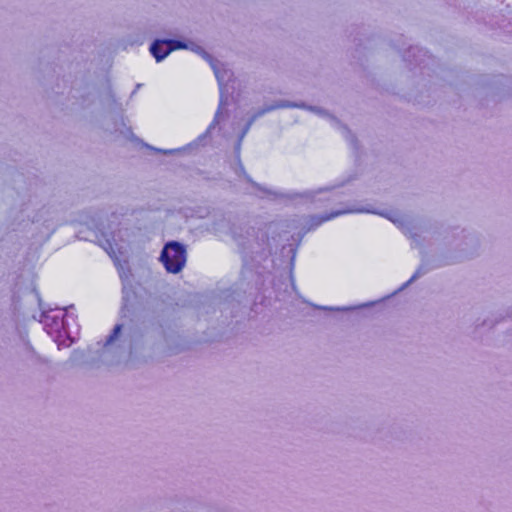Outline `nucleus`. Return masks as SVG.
<instances>
[{"mask_svg":"<svg viewBox=\"0 0 512 512\" xmlns=\"http://www.w3.org/2000/svg\"><path fill=\"white\" fill-rule=\"evenodd\" d=\"M42 322L49 335H51L60 345H70L74 341L75 336L67 328L69 316L64 318L61 315L45 314Z\"/></svg>","mask_w":512,"mask_h":512,"instance_id":"2","label":"nucleus"},{"mask_svg":"<svg viewBox=\"0 0 512 512\" xmlns=\"http://www.w3.org/2000/svg\"><path fill=\"white\" fill-rule=\"evenodd\" d=\"M368 306L367 304H363V305H360L358 306L357 308H362V307H366ZM356 307H337V308H332V310H335V311H351L353 309H355Z\"/></svg>","mask_w":512,"mask_h":512,"instance_id":"7","label":"nucleus"},{"mask_svg":"<svg viewBox=\"0 0 512 512\" xmlns=\"http://www.w3.org/2000/svg\"><path fill=\"white\" fill-rule=\"evenodd\" d=\"M347 213H372V214H379V215H381L383 217H386L391 222H393L394 224H396V225H398L400 227H403V224H404L403 217L399 213H397V212L385 213V212L377 210L373 205L368 204V205H365V206H351V207H348V208H345V209H342V210L333 211L331 214L325 215V216L321 217V219L316 223V225H319V224H321L324 221L330 220V219H332L334 217H337V216L342 215V214H347Z\"/></svg>","mask_w":512,"mask_h":512,"instance_id":"4","label":"nucleus"},{"mask_svg":"<svg viewBox=\"0 0 512 512\" xmlns=\"http://www.w3.org/2000/svg\"><path fill=\"white\" fill-rule=\"evenodd\" d=\"M176 49L192 50L198 54H201L204 58L210 61L221 88L224 82L226 81V78H229V71L222 67L220 63L212 61L209 55L205 53L200 46L193 42H182L177 40H157L150 47V52L159 62L163 60L170 52Z\"/></svg>","mask_w":512,"mask_h":512,"instance_id":"1","label":"nucleus"},{"mask_svg":"<svg viewBox=\"0 0 512 512\" xmlns=\"http://www.w3.org/2000/svg\"><path fill=\"white\" fill-rule=\"evenodd\" d=\"M101 245L112 258H116L117 253L122 254L123 247L118 245L114 237L112 241L110 239H106L104 243H101Z\"/></svg>","mask_w":512,"mask_h":512,"instance_id":"5","label":"nucleus"},{"mask_svg":"<svg viewBox=\"0 0 512 512\" xmlns=\"http://www.w3.org/2000/svg\"><path fill=\"white\" fill-rule=\"evenodd\" d=\"M186 248L183 244L172 241L168 242L160 255V261L169 273H179L186 264Z\"/></svg>","mask_w":512,"mask_h":512,"instance_id":"3","label":"nucleus"},{"mask_svg":"<svg viewBox=\"0 0 512 512\" xmlns=\"http://www.w3.org/2000/svg\"><path fill=\"white\" fill-rule=\"evenodd\" d=\"M121 336H122V326L121 325H117V326H115L112 335L109 336V338H108V340L106 342V346L108 348H112L114 346V343L117 340L121 339Z\"/></svg>","mask_w":512,"mask_h":512,"instance_id":"6","label":"nucleus"},{"mask_svg":"<svg viewBox=\"0 0 512 512\" xmlns=\"http://www.w3.org/2000/svg\"><path fill=\"white\" fill-rule=\"evenodd\" d=\"M177 150H170L169 153H173V152H176Z\"/></svg>","mask_w":512,"mask_h":512,"instance_id":"10","label":"nucleus"},{"mask_svg":"<svg viewBox=\"0 0 512 512\" xmlns=\"http://www.w3.org/2000/svg\"><path fill=\"white\" fill-rule=\"evenodd\" d=\"M325 191H326V189H321V190H319V191L317 192V194H322V193H323V192H325Z\"/></svg>","mask_w":512,"mask_h":512,"instance_id":"9","label":"nucleus"},{"mask_svg":"<svg viewBox=\"0 0 512 512\" xmlns=\"http://www.w3.org/2000/svg\"><path fill=\"white\" fill-rule=\"evenodd\" d=\"M222 108H223V101L220 103V107L215 115L214 123H218L221 120L222 117Z\"/></svg>","mask_w":512,"mask_h":512,"instance_id":"8","label":"nucleus"}]
</instances>
